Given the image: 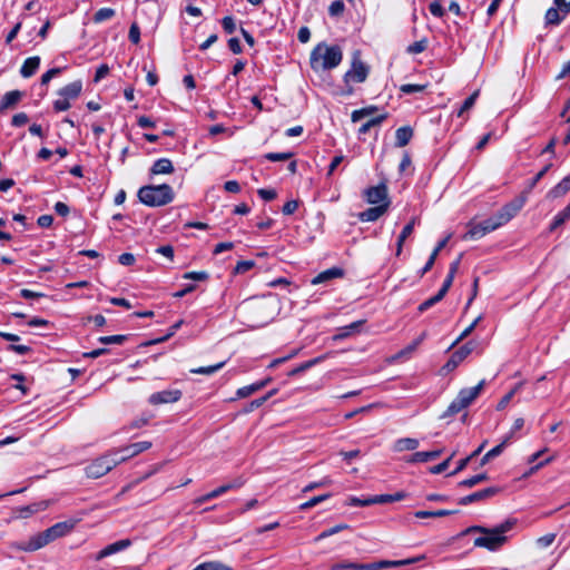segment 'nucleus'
I'll list each match as a JSON object with an SVG mask.
<instances>
[{
    "label": "nucleus",
    "mask_w": 570,
    "mask_h": 570,
    "mask_svg": "<svg viewBox=\"0 0 570 570\" xmlns=\"http://www.w3.org/2000/svg\"><path fill=\"white\" fill-rule=\"evenodd\" d=\"M237 309L244 324L258 328L274 320L279 313L281 304L276 295L269 293L245 299Z\"/></svg>",
    "instance_id": "obj_1"
},
{
    "label": "nucleus",
    "mask_w": 570,
    "mask_h": 570,
    "mask_svg": "<svg viewBox=\"0 0 570 570\" xmlns=\"http://www.w3.org/2000/svg\"><path fill=\"white\" fill-rule=\"evenodd\" d=\"M515 519H508L503 523L491 529L481 525H473L466 529L465 532L482 533L481 537H478L474 540V546L485 548L490 551H494L505 543L507 537L504 535V533L510 531L515 525Z\"/></svg>",
    "instance_id": "obj_2"
},
{
    "label": "nucleus",
    "mask_w": 570,
    "mask_h": 570,
    "mask_svg": "<svg viewBox=\"0 0 570 570\" xmlns=\"http://www.w3.org/2000/svg\"><path fill=\"white\" fill-rule=\"evenodd\" d=\"M343 59L340 46L318 43L311 52L309 63L313 70H331L337 67Z\"/></svg>",
    "instance_id": "obj_3"
},
{
    "label": "nucleus",
    "mask_w": 570,
    "mask_h": 570,
    "mask_svg": "<svg viewBox=\"0 0 570 570\" xmlns=\"http://www.w3.org/2000/svg\"><path fill=\"white\" fill-rule=\"evenodd\" d=\"M139 200L149 207H160L173 202L174 190L170 185H147L139 188Z\"/></svg>",
    "instance_id": "obj_4"
},
{
    "label": "nucleus",
    "mask_w": 570,
    "mask_h": 570,
    "mask_svg": "<svg viewBox=\"0 0 570 570\" xmlns=\"http://www.w3.org/2000/svg\"><path fill=\"white\" fill-rule=\"evenodd\" d=\"M485 385V380H482L479 382L478 385L473 387H465L462 389L456 397L450 403L448 409L444 411V413L441 415L442 419H446L450 416H453L461 412L462 410L466 409L481 393Z\"/></svg>",
    "instance_id": "obj_5"
},
{
    "label": "nucleus",
    "mask_w": 570,
    "mask_h": 570,
    "mask_svg": "<svg viewBox=\"0 0 570 570\" xmlns=\"http://www.w3.org/2000/svg\"><path fill=\"white\" fill-rule=\"evenodd\" d=\"M370 69L361 60L360 52L356 51L353 55L351 68L344 75V82L346 85V89L344 90L345 95H352L353 88L350 86L351 82H364L368 76Z\"/></svg>",
    "instance_id": "obj_6"
},
{
    "label": "nucleus",
    "mask_w": 570,
    "mask_h": 570,
    "mask_svg": "<svg viewBox=\"0 0 570 570\" xmlns=\"http://www.w3.org/2000/svg\"><path fill=\"white\" fill-rule=\"evenodd\" d=\"M118 465V461L114 455L112 451L97 458L85 469L86 475L91 479H99L106 475L115 466Z\"/></svg>",
    "instance_id": "obj_7"
},
{
    "label": "nucleus",
    "mask_w": 570,
    "mask_h": 570,
    "mask_svg": "<svg viewBox=\"0 0 570 570\" xmlns=\"http://www.w3.org/2000/svg\"><path fill=\"white\" fill-rule=\"evenodd\" d=\"M525 193H521L518 197L505 204L497 214V218L501 225L510 222L525 205L527 203Z\"/></svg>",
    "instance_id": "obj_8"
},
{
    "label": "nucleus",
    "mask_w": 570,
    "mask_h": 570,
    "mask_svg": "<svg viewBox=\"0 0 570 570\" xmlns=\"http://www.w3.org/2000/svg\"><path fill=\"white\" fill-rule=\"evenodd\" d=\"M151 448V442L149 441H141L137 443L129 444L127 446H124L121 449H115L111 450L114 455L116 456L118 464L127 461L128 459H131L136 456L137 454L148 450Z\"/></svg>",
    "instance_id": "obj_9"
},
{
    "label": "nucleus",
    "mask_w": 570,
    "mask_h": 570,
    "mask_svg": "<svg viewBox=\"0 0 570 570\" xmlns=\"http://www.w3.org/2000/svg\"><path fill=\"white\" fill-rule=\"evenodd\" d=\"M476 343L470 341L452 353L448 362L443 365L442 370L452 372L455 370L474 350Z\"/></svg>",
    "instance_id": "obj_10"
},
{
    "label": "nucleus",
    "mask_w": 570,
    "mask_h": 570,
    "mask_svg": "<svg viewBox=\"0 0 570 570\" xmlns=\"http://www.w3.org/2000/svg\"><path fill=\"white\" fill-rule=\"evenodd\" d=\"M365 200L371 205L391 204L387 193V186L385 183H381L377 186H372L363 191Z\"/></svg>",
    "instance_id": "obj_11"
},
{
    "label": "nucleus",
    "mask_w": 570,
    "mask_h": 570,
    "mask_svg": "<svg viewBox=\"0 0 570 570\" xmlns=\"http://www.w3.org/2000/svg\"><path fill=\"white\" fill-rule=\"evenodd\" d=\"M180 390H164L160 392L153 393L148 397V402L151 405H161L168 403H175L181 399Z\"/></svg>",
    "instance_id": "obj_12"
},
{
    "label": "nucleus",
    "mask_w": 570,
    "mask_h": 570,
    "mask_svg": "<svg viewBox=\"0 0 570 570\" xmlns=\"http://www.w3.org/2000/svg\"><path fill=\"white\" fill-rule=\"evenodd\" d=\"M499 488L497 487H490L480 491H476L474 493H471L469 495H465L459 500V504L461 505H468L474 502L487 500L497 493H499Z\"/></svg>",
    "instance_id": "obj_13"
},
{
    "label": "nucleus",
    "mask_w": 570,
    "mask_h": 570,
    "mask_svg": "<svg viewBox=\"0 0 570 570\" xmlns=\"http://www.w3.org/2000/svg\"><path fill=\"white\" fill-rule=\"evenodd\" d=\"M131 546L130 539H122L119 541H116L111 544H108L104 549H101L95 557L96 561H100L104 558H107L111 554L118 553L120 551H124L125 549L129 548Z\"/></svg>",
    "instance_id": "obj_14"
},
{
    "label": "nucleus",
    "mask_w": 570,
    "mask_h": 570,
    "mask_svg": "<svg viewBox=\"0 0 570 570\" xmlns=\"http://www.w3.org/2000/svg\"><path fill=\"white\" fill-rule=\"evenodd\" d=\"M343 276H344V269L343 268H341V267H331V268H328L326 271H323L320 274H317L311 281V283L313 285L326 284V283H328L330 281H332L334 278H341Z\"/></svg>",
    "instance_id": "obj_15"
},
{
    "label": "nucleus",
    "mask_w": 570,
    "mask_h": 570,
    "mask_svg": "<svg viewBox=\"0 0 570 570\" xmlns=\"http://www.w3.org/2000/svg\"><path fill=\"white\" fill-rule=\"evenodd\" d=\"M80 520L81 519L79 518V519H69V520H66L62 522H57L50 527V530H51L53 537L56 539H59V538L65 537L68 533H70Z\"/></svg>",
    "instance_id": "obj_16"
},
{
    "label": "nucleus",
    "mask_w": 570,
    "mask_h": 570,
    "mask_svg": "<svg viewBox=\"0 0 570 570\" xmlns=\"http://www.w3.org/2000/svg\"><path fill=\"white\" fill-rule=\"evenodd\" d=\"M389 209V204H381L375 207H370L366 210L358 214L361 222H375L383 216Z\"/></svg>",
    "instance_id": "obj_17"
},
{
    "label": "nucleus",
    "mask_w": 570,
    "mask_h": 570,
    "mask_svg": "<svg viewBox=\"0 0 570 570\" xmlns=\"http://www.w3.org/2000/svg\"><path fill=\"white\" fill-rule=\"evenodd\" d=\"M82 91V82L80 80L70 82L58 90V96L65 97L67 99L75 100L77 99Z\"/></svg>",
    "instance_id": "obj_18"
},
{
    "label": "nucleus",
    "mask_w": 570,
    "mask_h": 570,
    "mask_svg": "<svg viewBox=\"0 0 570 570\" xmlns=\"http://www.w3.org/2000/svg\"><path fill=\"white\" fill-rule=\"evenodd\" d=\"M443 450L438 449L433 451H421L413 453L409 459H406L407 463H423L435 460L442 454Z\"/></svg>",
    "instance_id": "obj_19"
},
{
    "label": "nucleus",
    "mask_w": 570,
    "mask_h": 570,
    "mask_svg": "<svg viewBox=\"0 0 570 570\" xmlns=\"http://www.w3.org/2000/svg\"><path fill=\"white\" fill-rule=\"evenodd\" d=\"M424 558H425L424 556H419V557H415V558H410V559H404V560H381V561H376V570H382V569H385V568H396V567H401V566L412 564V563H415V562H419V561L423 560Z\"/></svg>",
    "instance_id": "obj_20"
},
{
    "label": "nucleus",
    "mask_w": 570,
    "mask_h": 570,
    "mask_svg": "<svg viewBox=\"0 0 570 570\" xmlns=\"http://www.w3.org/2000/svg\"><path fill=\"white\" fill-rule=\"evenodd\" d=\"M570 190V174L566 176L559 184H557L553 188H551L547 198L557 199L563 197Z\"/></svg>",
    "instance_id": "obj_21"
},
{
    "label": "nucleus",
    "mask_w": 570,
    "mask_h": 570,
    "mask_svg": "<svg viewBox=\"0 0 570 570\" xmlns=\"http://www.w3.org/2000/svg\"><path fill=\"white\" fill-rule=\"evenodd\" d=\"M450 239V235L446 236L445 238H443L442 240H440L438 243V245L435 246V248L433 249V252L431 253L428 262L425 263L424 267L421 269L420 272V276L422 277L424 274H426L434 265L435 263V259L439 255V253L445 247V245L448 244Z\"/></svg>",
    "instance_id": "obj_22"
},
{
    "label": "nucleus",
    "mask_w": 570,
    "mask_h": 570,
    "mask_svg": "<svg viewBox=\"0 0 570 570\" xmlns=\"http://www.w3.org/2000/svg\"><path fill=\"white\" fill-rule=\"evenodd\" d=\"M40 66V58L38 56L29 57L21 66L20 73L23 78H29L36 73Z\"/></svg>",
    "instance_id": "obj_23"
},
{
    "label": "nucleus",
    "mask_w": 570,
    "mask_h": 570,
    "mask_svg": "<svg viewBox=\"0 0 570 570\" xmlns=\"http://www.w3.org/2000/svg\"><path fill=\"white\" fill-rule=\"evenodd\" d=\"M175 168L173 163L168 158H160L157 159L151 168L150 174L151 175H161V174H171L174 173Z\"/></svg>",
    "instance_id": "obj_24"
},
{
    "label": "nucleus",
    "mask_w": 570,
    "mask_h": 570,
    "mask_svg": "<svg viewBox=\"0 0 570 570\" xmlns=\"http://www.w3.org/2000/svg\"><path fill=\"white\" fill-rule=\"evenodd\" d=\"M405 497H406V493L403 491H400L394 494H380V495L370 497V502H372V504H384V503L401 501Z\"/></svg>",
    "instance_id": "obj_25"
},
{
    "label": "nucleus",
    "mask_w": 570,
    "mask_h": 570,
    "mask_svg": "<svg viewBox=\"0 0 570 570\" xmlns=\"http://www.w3.org/2000/svg\"><path fill=\"white\" fill-rule=\"evenodd\" d=\"M413 137V129L410 126L400 127L395 131V146H406Z\"/></svg>",
    "instance_id": "obj_26"
},
{
    "label": "nucleus",
    "mask_w": 570,
    "mask_h": 570,
    "mask_svg": "<svg viewBox=\"0 0 570 570\" xmlns=\"http://www.w3.org/2000/svg\"><path fill=\"white\" fill-rule=\"evenodd\" d=\"M419 446V441L413 438H403L399 439L394 443V450L396 452H403V451H414Z\"/></svg>",
    "instance_id": "obj_27"
},
{
    "label": "nucleus",
    "mask_w": 570,
    "mask_h": 570,
    "mask_svg": "<svg viewBox=\"0 0 570 570\" xmlns=\"http://www.w3.org/2000/svg\"><path fill=\"white\" fill-rule=\"evenodd\" d=\"M364 321H356L347 326L340 327L337 333L333 336L334 341H341L352 335L354 331H357Z\"/></svg>",
    "instance_id": "obj_28"
},
{
    "label": "nucleus",
    "mask_w": 570,
    "mask_h": 570,
    "mask_svg": "<svg viewBox=\"0 0 570 570\" xmlns=\"http://www.w3.org/2000/svg\"><path fill=\"white\" fill-rule=\"evenodd\" d=\"M43 547L45 546H43L41 535L39 533H37L36 535L31 537L27 542L20 543L18 546V549H20L22 551L32 552V551L39 550Z\"/></svg>",
    "instance_id": "obj_29"
},
{
    "label": "nucleus",
    "mask_w": 570,
    "mask_h": 570,
    "mask_svg": "<svg viewBox=\"0 0 570 570\" xmlns=\"http://www.w3.org/2000/svg\"><path fill=\"white\" fill-rule=\"evenodd\" d=\"M456 512H458L456 510H444V509L436 510V511H424V510H421V511H416L414 513V515L416 518H419V519L441 518V517H448V515L454 514Z\"/></svg>",
    "instance_id": "obj_30"
},
{
    "label": "nucleus",
    "mask_w": 570,
    "mask_h": 570,
    "mask_svg": "<svg viewBox=\"0 0 570 570\" xmlns=\"http://www.w3.org/2000/svg\"><path fill=\"white\" fill-rule=\"evenodd\" d=\"M21 92L19 90H12L7 92L0 102V109H7L9 107H12L21 99Z\"/></svg>",
    "instance_id": "obj_31"
},
{
    "label": "nucleus",
    "mask_w": 570,
    "mask_h": 570,
    "mask_svg": "<svg viewBox=\"0 0 570 570\" xmlns=\"http://www.w3.org/2000/svg\"><path fill=\"white\" fill-rule=\"evenodd\" d=\"M243 484H244V481L242 479H237L233 482L223 484V485L218 487L217 489L213 490L210 492V495L213 497V499H215V498L226 493L229 490L240 488Z\"/></svg>",
    "instance_id": "obj_32"
},
{
    "label": "nucleus",
    "mask_w": 570,
    "mask_h": 570,
    "mask_svg": "<svg viewBox=\"0 0 570 570\" xmlns=\"http://www.w3.org/2000/svg\"><path fill=\"white\" fill-rule=\"evenodd\" d=\"M564 19V16L560 12V10L554 6L549 8L546 12V23L547 24H559Z\"/></svg>",
    "instance_id": "obj_33"
},
{
    "label": "nucleus",
    "mask_w": 570,
    "mask_h": 570,
    "mask_svg": "<svg viewBox=\"0 0 570 570\" xmlns=\"http://www.w3.org/2000/svg\"><path fill=\"white\" fill-rule=\"evenodd\" d=\"M552 164L546 165L528 184L527 188L522 191L528 194L537 186V184L544 177V175L551 169Z\"/></svg>",
    "instance_id": "obj_34"
},
{
    "label": "nucleus",
    "mask_w": 570,
    "mask_h": 570,
    "mask_svg": "<svg viewBox=\"0 0 570 570\" xmlns=\"http://www.w3.org/2000/svg\"><path fill=\"white\" fill-rule=\"evenodd\" d=\"M193 570H233L232 567L219 562V561H209V562H203L198 564Z\"/></svg>",
    "instance_id": "obj_35"
},
{
    "label": "nucleus",
    "mask_w": 570,
    "mask_h": 570,
    "mask_svg": "<svg viewBox=\"0 0 570 570\" xmlns=\"http://www.w3.org/2000/svg\"><path fill=\"white\" fill-rule=\"evenodd\" d=\"M224 365H225V362H219V363H217L215 365L200 366V367L191 368L190 373L212 375V374L216 373L217 371H219L220 368H223Z\"/></svg>",
    "instance_id": "obj_36"
},
{
    "label": "nucleus",
    "mask_w": 570,
    "mask_h": 570,
    "mask_svg": "<svg viewBox=\"0 0 570 570\" xmlns=\"http://www.w3.org/2000/svg\"><path fill=\"white\" fill-rule=\"evenodd\" d=\"M386 114H383L377 117L371 118L360 127L358 134H366L372 127L381 125L386 119Z\"/></svg>",
    "instance_id": "obj_37"
},
{
    "label": "nucleus",
    "mask_w": 570,
    "mask_h": 570,
    "mask_svg": "<svg viewBox=\"0 0 570 570\" xmlns=\"http://www.w3.org/2000/svg\"><path fill=\"white\" fill-rule=\"evenodd\" d=\"M479 94H480V91L475 90L471 96H469L463 101L462 106L458 110V117H462L464 115V112H466L468 110H470L474 106V104L476 101V98L479 97Z\"/></svg>",
    "instance_id": "obj_38"
},
{
    "label": "nucleus",
    "mask_w": 570,
    "mask_h": 570,
    "mask_svg": "<svg viewBox=\"0 0 570 570\" xmlns=\"http://www.w3.org/2000/svg\"><path fill=\"white\" fill-rule=\"evenodd\" d=\"M115 10L111 8H101L94 14V22L100 23L115 16Z\"/></svg>",
    "instance_id": "obj_39"
},
{
    "label": "nucleus",
    "mask_w": 570,
    "mask_h": 570,
    "mask_svg": "<svg viewBox=\"0 0 570 570\" xmlns=\"http://www.w3.org/2000/svg\"><path fill=\"white\" fill-rule=\"evenodd\" d=\"M485 480H488V475L485 473H480L459 482V487L472 488Z\"/></svg>",
    "instance_id": "obj_40"
},
{
    "label": "nucleus",
    "mask_w": 570,
    "mask_h": 570,
    "mask_svg": "<svg viewBox=\"0 0 570 570\" xmlns=\"http://www.w3.org/2000/svg\"><path fill=\"white\" fill-rule=\"evenodd\" d=\"M324 357L323 356H320V357H315L313 360H309L303 364H301L299 366L293 368L292 371L288 372V376H294V375H297L308 368H311L312 366H314L315 364L320 363Z\"/></svg>",
    "instance_id": "obj_41"
},
{
    "label": "nucleus",
    "mask_w": 570,
    "mask_h": 570,
    "mask_svg": "<svg viewBox=\"0 0 570 570\" xmlns=\"http://www.w3.org/2000/svg\"><path fill=\"white\" fill-rule=\"evenodd\" d=\"M376 110H377V107H375V106H370V107L354 110L351 115V119L353 122H357L361 119H363L364 117L375 112Z\"/></svg>",
    "instance_id": "obj_42"
},
{
    "label": "nucleus",
    "mask_w": 570,
    "mask_h": 570,
    "mask_svg": "<svg viewBox=\"0 0 570 570\" xmlns=\"http://www.w3.org/2000/svg\"><path fill=\"white\" fill-rule=\"evenodd\" d=\"M45 508H46V505H43V503L29 504V505H26V507H22L19 509V515L21 518H28L31 514L43 510Z\"/></svg>",
    "instance_id": "obj_43"
},
{
    "label": "nucleus",
    "mask_w": 570,
    "mask_h": 570,
    "mask_svg": "<svg viewBox=\"0 0 570 570\" xmlns=\"http://www.w3.org/2000/svg\"><path fill=\"white\" fill-rule=\"evenodd\" d=\"M347 527H348L347 524H345V523H341V524H337V525L332 527V528H330V529H326V530H324L323 532H321V533L315 538V541H321V540H323V539H325V538H328V537H331V535H334V534L338 533L340 531L347 529Z\"/></svg>",
    "instance_id": "obj_44"
},
{
    "label": "nucleus",
    "mask_w": 570,
    "mask_h": 570,
    "mask_svg": "<svg viewBox=\"0 0 570 570\" xmlns=\"http://www.w3.org/2000/svg\"><path fill=\"white\" fill-rule=\"evenodd\" d=\"M485 232L483 230L481 224L473 225L469 228V230L464 235V239H479L483 237Z\"/></svg>",
    "instance_id": "obj_45"
},
{
    "label": "nucleus",
    "mask_w": 570,
    "mask_h": 570,
    "mask_svg": "<svg viewBox=\"0 0 570 570\" xmlns=\"http://www.w3.org/2000/svg\"><path fill=\"white\" fill-rule=\"evenodd\" d=\"M128 340L127 335H110V336H100L98 342L101 344H124Z\"/></svg>",
    "instance_id": "obj_46"
},
{
    "label": "nucleus",
    "mask_w": 570,
    "mask_h": 570,
    "mask_svg": "<svg viewBox=\"0 0 570 570\" xmlns=\"http://www.w3.org/2000/svg\"><path fill=\"white\" fill-rule=\"evenodd\" d=\"M443 299V296L440 293H436L434 296L425 299L423 303H421L417 307L420 313H423L434 306L436 303L441 302Z\"/></svg>",
    "instance_id": "obj_47"
},
{
    "label": "nucleus",
    "mask_w": 570,
    "mask_h": 570,
    "mask_svg": "<svg viewBox=\"0 0 570 570\" xmlns=\"http://www.w3.org/2000/svg\"><path fill=\"white\" fill-rule=\"evenodd\" d=\"M485 234L495 230L497 228L501 227L502 225L498 220L497 216L490 217L483 222L480 223Z\"/></svg>",
    "instance_id": "obj_48"
},
{
    "label": "nucleus",
    "mask_w": 570,
    "mask_h": 570,
    "mask_svg": "<svg viewBox=\"0 0 570 570\" xmlns=\"http://www.w3.org/2000/svg\"><path fill=\"white\" fill-rule=\"evenodd\" d=\"M331 497V494L326 493V494H321V495H317V497H313L312 499H309L308 501L304 502L301 504L299 509L301 510H308L315 505H317L318 503L325 501L326 499H328Z\"/></svg>",
    "instance_id": "obj_49"
},
{
    "label": "nucleus",
    "mask_w": 570,
    "mask_h": 570,
    "mask_svg": "<svg viewBox=\"0 0 570 570\" xmlns=\"http://www.w3.org/2000/svg\"><path fill=\"white\" fill-rule=\"evenodd\" d=\"M344 10H345V4H344V2H343V1H341V0H336V1H333V2L330 4V7H328V14H330L331 17L336 18V17L342 16V14H343V12H344Z\"/></svg>",
    "instance_id": "obj_50"
},
{
    "label": "nucleus",
    "mask_w": 570,
    "mask_h": 570,
    "mask_svg": "<svg viewBox=\"0 0 570 570\" xmlns=\"http://www.w3.org/2000/svg\"><path fill=\"white\" fill-rule=\"evenodd\" d=\"M426 88V85H413V83H405L400 87V91L405 95H411L415 92H422Z\"/></svg>",
    "instance_id": "obj_51"
},
{
    "label": "nucleus",
    "mask_w": 570,
    "mask_h": 570,
    "mask_svg": "<svg viewBox=\"0 0 570 570\" xmlns=\"http://www.w3.org/2000/svg\"><path fill=\"white\" fill-rule=\"evenodd\" d=\"M71 107V101L65 97H60L53 101V110L56 112L66 111Z\"/></svg>",
    "instance_id": "obj_52"
},
{
    "label": "nucleus",
    "mask_w": 570,
    "mask_h": 570,
    "mask_svg": "<svg viewBox=\"0 0 570 570\" xmlns=\"http://www.w3.org/2000/svg\"><path fill=\"white\" fill-rule=\"evenodd\" d=\"M428 48V40L421 39L409 46L407 52L416 55L423 52Z\"/></svg>",
    "instance_id": "obj_53"
},
{
    "label": "nucleus",
    "mask_w": 570,
    "mask_h": 570,
    "mask_svg": "<svg viewBox=\"0 0 570 570\" xmlns=\"http://www.w3.org/2000/svg\"><path fill=\"white\" fill-rule=\"evenodd\" d=\"M256 392H257V386L255 385V383H253L250 385H246V386L239 387L236 391V396L238 399H245V397H248V396H250L252 394H254Z\"/></svg>",
    "instance_id": "obj_54"
},
{
    "label": "nucleus",
    "mask_w": 570,
    "mask_h": 570,
    "mask_svg": "<svg viewBox=\"0 0 570 570\" xmlns=\"http://www.w3.org/2000/svg\"><path fill=\"white\" fill-rule=\"evenodd\" d=\"M293 157V153H268L265 158L269 161H285Z\"/></svg>",
    "instance_id": "obj_55"
},
{
    "label": "nucleus",
    "mask_w": 570,
    "mask_h": 570,
    "mask_svg": "<svg viewBox=\"0 0 570 570\" xmlns=\"http://www.w3.org/2000/svg\"><path fill=\"white\" fill-rule=\"evenodd\" d=\"M454 455H455V452H453V453H452L448 459H445L443 462H441V463H439V464H436V465L432 466V468L430 469V472H431L432 474H440V473L444 472V471L449 468L450 462H451V460L454 458Z\"/></svg>",
    "instance_id": "obj_56"
},
{
    "label": "nucleus",
    "mask_w": 570,
    "mask_h": 570,
    "mask_svg": "<svg viewBox=\"0 0 570 570\" xmlns=\"http://www.w3.org/2000/svg\"><path fill=\"white\" fill-rule=\"evenodd\" d=\"M567 220H569V218L564 216V214L562 213V210H561V212H559V213L554 216V218H553L552 223L550 224V226H549V232H550V233L554 232L557 228H559L560 226H562Z\"/></svg>",
    "instance_id": "obj_57"
},
{
    "label": "nucleus",
    "mask_w": 570,
    "mask_h": 570,
    "mask_svg": "<svg viewBox=\"0 0 570 570\" xmlns=\"http://www.w3.org/2000/svg\"><path fill=\"white\" fill-rule=\"evenodd\" d=\"M567 220H569V218L564 216V214L562 213V210H561V212H559V213L554 216V218H553L552 223L550 224V226H549V232H550V233L554 232L557 228H559L560 226H562Z\"/></svg>",
    "instance_id": "obj_58"
},
{
    "label": "nucleus",
    "mask_w": 570,
    "mask_h": 570,
    "mask_svg": "<svg viewBox=\"0 0 570 570\" xmlns=\"http://www.w3.org/2000/svg\"><path fill=\"white\" fill-rule=\"evenodd\" d=\"M567 220H569V218L564 216V214L562 213V210H561V212H559V213L554 216V218H553L552 223L550 224V226H549V232H550V233L554 232L557 228H559L560 226H562Z\"/></svg>",
    "instance_id": "obj_59"
},
{
    "label": "nucleus",
    "mask_w": 570,
    "mask_h": 570,
    "mask_svg": "<svg viewBox=\"0 0 570 570\" xmlns=\"http://www.w3.org/2000/svg\"><path fill=\"white\" fill-rule=\"evenodd\" d=\"M567 220H569V218L564 216V214L562 213V210H561V212H559V213L554 216V218H553L552 223L550 224V226H549V232H550V233L554 232L557 228H559L560 226H562Z\"/></svg>",
    "instance_id": "obj_60"
},
{
    "label": "nucleus",
    "mask_w": 570,
    "mask_h": 570,
    "mask_svg": "<svg viewBox=\"0 0 570 570\" xmlns=\"http://www.w3.org/2000/svg\"><path fill=\"white\" fill-rule=\"evenodd\" d=\"M208 277H209L208 273L204 272V271H202V272H188V273H185L183 275L184 279H193V281H198V282L206 281Z\"/></svg>",
    "instance_id": "obj_61"
},
{
    "label": "nucleus",
    "mask_w": 570,
    "mask_h": 570,
    "mask_svg": "<svg viewBox=\"0 0 570 570\" xmlns=\"http://www.w3.org/2000/svg\"><path fill=\"white\" fill-rule=\"evenodd\" d=\"M222 26H223V29L225 30V32L228 33V35H232L236 30L235 20L230 16H227V17L223 18Z\"/></svg>",
    "instance_id": "obj_62"
},
{
    "label": "nucleus",
    "mask_w": 570,
    "mask_h": 570,
    "mask_svg": "<svg viewBox=\"0 0 570 570\" xmlns=\"http://www.w3.org/2000/svg\"><path fill=\"white\" fill-rule=\"evenodd\" d=\"M429 9H430V12L434 17H438V18L443 17L444 13H445V10L443 9V7H442V4L440 3L439 0H434L433 2H431L430 6H429Z\"/></svg>",
    "instance_id": "obj_63"
},
{
    "label": "nucleus",
    "mask_w": 570,
    "mask_h": 570,
    "mask_svg": "<svg viewBox=\"0 0 570 570\" xmlns=\"http://www.w3.org/2000/svg\"><path fill=\"white\" fill-rule=\"evenodd\" d=\"M29 121V117L26 112H18L11 119V125L13 127H21Z\"/></svg>",
    "instance_id": "obj_64"
}]
</instances>
